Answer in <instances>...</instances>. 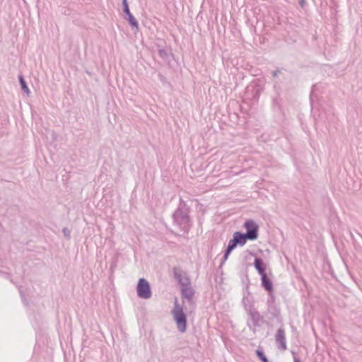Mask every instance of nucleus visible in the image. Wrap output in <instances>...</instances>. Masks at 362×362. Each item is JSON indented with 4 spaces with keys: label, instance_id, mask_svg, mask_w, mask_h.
<instances>
[{
    "label": "nucleus",
    "instance_id": "12",
    "mask_svg": "<svg viewBox=\"0 0 362 362\" xmlns=\"http://www.w3.org/2000/svg\"><path fill=\"white\" fill-rule=\"evenodd\" d=\"M267 313L271 316L269 317V320H280L281 317V309L278 305L267 306Z\"/></svg>",
    "mask_w": 362,
    "mask_h": 362
},
{
    "label": "nucleus",
    "instance_id": "2",
    "mask_svg": "<svg viewBox=\"0 0 362 362\" xmlns=\"http://www.w3.org/2000/svg\"><path fill=\"white\" fill-rule=\"evenodd\" d=\"M171 314L178 331L185 333L187 327V316L184 312L183 307L178 303L177 297H175L174 307Z\"/></svg>",
    "mask_w": 362,
    "mask_h": 362
},
{
    "label": "nucleus",
    "instance_id": "13",
    "mask_svg": "<svg viewBox=\"0 0 362 362\" xmlns=\"http://www.w3.org/2000/svg\"><path fill=\"white\" fill-rule=\"evenodd\" d=\"M233 239L236 242V243L240 246H243L245 245L246 242L249 240V239L246 237L244 233L241 231H235L233 235Z\"/></svg>",
    "mask_w": 362,
    "mask_h": 362
},
{
    "label": "nucleus",
    "instance_id": "15",
    "mask_svg": "<svg viewBox=\"0 0 362 362\" xmlns=\"http://www.w3.org/2000/svg\"><path fill=\"white\" fill-rule=\"evenodd\" d=\"M18 81L22 90L28 96H29L30 95V90L23 75L20 74L18 76Z\"/></svg>",
    "mask_w": 362,
    "mask_h": 362
},
{
    "label": "nucleus",
    "instance_id": "21",
    "mask_svg": "<svg viewBox=\"0 0 362 362\" xmlns=\"http://www.w3.org/2000/svg\"><path fill=\"white\" fill-rule=\"evenodd\" d=\"M230 252H229L228 250H225L224 251V255H223V257L222 258V261H221V264H223L228 258L229 255H230Z\"/></svg>",
    "mask_w": 362,
    "mask_h": 362
},
{
    "label": "nucleus",
    "instance_id": "19",
    "mask_svg": "<svg viewBox=\"0 0 362 362\" xmlns=\"http://www.w3.org/2000/svg\"><path fill=\"white\" fill-rule=\"evenodd\" d=\"M62 233L66 239L69 240L71 238V231L69 230V228H64L62 229Z\"/></svg>",
    "mask_w": 362,
    "mask_h": 362
},
{
    "label": "nucleus",
    "instance_id": "14",
    "mask_svg": "<svg viewBox=\"0 0 362 362\" xmlns=\"http://www.w3.org/2000/svg\"><path fill=\"white\" fill-rule=\"evenodd\" d=\"M158 47V52L159 56L166 62L170 63V56H173V53L168 52L166 49L160 48L159 45Z\"/></svg>",
    "mask_w": 362,
    "mask_h": 362
},
{
    "label": "nucleus",
    "instance_id": "24",
    "mask_svg": "<svg viewBox=\"0 0 362 362\" xmlns=\"http://www.w3.org/2000/svg\"><path fill=\"white\" fill-rule=\"evenodd\" d=\"M293 362H302L301 360L296 356H293Z\"/></svg>",
    "mask_w": 362,
    "mask_h": 362
},
{
    "label": "nucleus",
    "instance_id": "20",
    "mask_svg": "<svg viewBox=\"0 0 362 362\" xmlns=\"http://www.w3.org/2000/svg\"><path fill=\"white\" fill-rule=\"evenodd\" d=\"M250 303H253V302L250 300L248 296L244 295V296L242 299V304L243 305V308H245V305H249Z\"/></svg>",
    "mask_w": 362,
    "mask_h": 362
},
{
    "label": "nucleus",
    "instance_id": "16",
    "mask_svg": "<svg viewBox=\"0 0 362 362\" xmlns=\"http://www.w3.org/2000/svg\"><path fill=\"white\" fill-rule=\"evenodd\" d=\"M269 298L267 300V306L277 305L276 303V296L274 293H267Z\"/></svg>",
    "mask_w": 362,
    "mask_h": 362
},
{
    "label": "nucleus",
    "instance_id": "25",
    "mask_svg": "<svg viewBox=\"0 0 362 362\" xmlns=\"http://www.w3.org/2000/svg\"><path fill=\"white\" fill-rule=\"evenodd\" d=\"M299 4L300 5L301 7H303L304 5L305 4V0H300Z\"/></svg>",
    "mask_w": 362,
    "mask_h": 362
},
{
    "label": "nucleus",
    "instance_id": "10",
    "mask_svg": "<svg viewBox=\"0 0 362 362\" xmlns=\"http://www.w3.org/2000/svg\"><path fill=\"white\" fill-rule=\"evenodd\" d=\"M261 286L267 293H274V284L267 274L260 276Z\"/></svg>",
    "mask_w": 362,
    "mask_h": 362
},
{
    "label": "nucleus",
    "instance_id": "11",
    "mask_svg": "<svg viewBox=\"0 0 362 362\" xmlns=\"http://www.w3.org/2000/svg\"><path fill=\"white\" fill-rule=\"evenodd\" d=\"M253 265L259 276H262L263 274H267V264L263 261L262 258L255 257Z\"/></svg>",
    "mask_w": 362,
    "mask_h": 362
},
{
    "label": "nucleus",
    "instance_id": "4",
    "mask_svg": "<svg viewBox=\"0 0 362 362\" xmlns=\"http://www.w3.org/2000/svg\"><path fill=\"white\" fill-rule=\"evenodd\" d=\"M138 297L143 299H148L152 296L151 285L145 278H140L136 285Z\"/></svg>",
    "mask_w": 362,
    "mask_h": 362
},
{
    "label": "nucleus",
    "instance_id": "17",
    "mask_svg": "<svg viewBox=\"0 0 362 362\" xmlns=\"http://www.w3.org/2000/svg\"><path fill=\"white\" fill-rule=\"evenodd\" d=\"M255 353H256L257 356L259 358V359L262 362H269V360H268L267 357L266 356V355L264 354L262 349H258L255 351Z\"/></svg>",
    "mask_w": 362,
    "mask_h": 362
},
{
    "label": "nucleus",
    "instance_id": "5",
    "mask_svg": "<svg viewBox=\"0 0 362 362\" xmlns=\"http://www.w3.org/2000/svg\"><path fill=\"white\" fill-rule=\"evenodd\" d=\"M243 226L246 230V233L244 234L249 239V240H255L258 238L259 226L254 220H246Z\"/></svg>",
    "mask_w": 362,
    "mask_h": 362
},
{
    "label": "nucleus",
    "instance_id": "9",
    "mask_svg": "<svg viewBox=\"0 0 362 362\" xmlns=\"http://www.w3.org/2000/svg\"><path fill=\"white\" fill-rule=\"evenodd\" d=\"M275 340L277 344V346L279 349L282 350H286L287 349L286 343V336L284 329L282 328L278 329L276 335Z\"/></svg>",
    "mask_w": 362,
    "mask_h": 362
},
{
    "label": "nucleus",
    "instance_id": "6",
    "mask_svg": "<svg viewBox=\"0 0 362 362\" xmlns=\"http://www.w3.org/2000/svg\"><path fill=\"white\" fill-rule=\"evenodd\" d=\"M123 12L125 14L124 18L128 21L130 26L133 28L139 29V23L134 16L132 14L127 0H122Z\"/></svg>",
    "mask_w": 362,
    "mask_h": 362
},
{
    "label": "nucleus",
    "instance_id": "22",
    "mask_svg": "<svg viewBox=\"0 0 362 362\" xmlns=\"http://www.w3.org/2000/svg\"><path fill=\"white\" fill-rule=\"evenodd\" d=\"M158 79L164 84L168 83L166 77L162 74L161 73H159L158 75Z\"/></svg>",
    "mask_w": 362,
    "mask_h": 362
},
{
    "label": "nucleus",
    "instance_id": "23",
    "mask_svg": "<svg viewBox=\"0 0 362 362\" xmlns=\"http://www.w3.org/2000/svg\"><path fill=\"white\" fill-rule=\"evenodd\" d=\"M282 69H277L272 71V74L274 78H277L279 74L281 72Z\"/></svg>",
    "mask_w": 362,
    "mask_h": 362
},
{
    "label": "nucleus",
    "instance_id": "18",
    "mask_svg": "<svg viewBox=\"0 0 362 362\" xmlns=\"http://www.w3.org/2000/svg\"><path fill=\"white\" fill-rule=\"evenodd\" d=\"M238 245L236 242L232 238L229 240L228 244L226 248V250L232 252V251L238 246Z\"/></svg>",
    "mask_w": 362,
    "mask_h": 362
},
{
    "label": "nucleus",
    "instance_id": "1",
    "mask_svg": "<svg viewBox=\"0 0 362 362\" xmlns=\"http://www.w3.org/2000/svg\"><path fill=\"white\" fill-rule=\"evenodd\" d=\"M190 208L182 199H180L177 209L172 215L173 224L178 226L185 233H188L192 226L189 216Z\"/></svg>",
    "mask_w": 362,
    "mask_h": 362
},
{
    "label": "nucleus",
    "instance_id": "27",
    "mask_svg": "<svg viewBox=\"0 0 362 362\" xmlns=\"http://www.w3.org/2000/svg\"><path fill=\"white\" fill-rule=\"evenodd\" d=\"M0 274H5V273L2 271H0Z\"/></svg>",
    "mask_w": 362,
    "mask_h": 362
},
{
    "label": "nucleus",
    "instance_id": "8",
    "mask_svg": "<svg viewBox=\"0 0 362 362\" xmlns=\"http://www.w3.org/2000/svg\"><path fill=\"white\" fill-rule=\"evenodd\" d=\"M181 296L182 298L187 299V302L190 305H194V302L193 300L194 296V291L189 284V286H185L181 287Z\"/></svg>",
    "mask_w": 362,
    "mask_h": 362
},
{
    "label": "nucleus",
    "instance_id": "3",
    "mask_svg": "<svg viewBox=\"0 0 362 362\" xmlns=\"http://www.w3.org/2000/svg\"><path fill=\"white\" fill-rule=\"evenodd\" d=\"M245 310L249 317L247 326L254 332H255L256 327H260V323L267 322L264 318V315H261L255 308L253 303H250L249 305H245Z\"/></svg>",
    "mask_w": 362,
    "mask_h": 362
},
{
    "label": "nucleus",
    "instance_id": "7",
    "mask_svg": "<svg viewBox=\"0 0 362 362\" xmlns=\"http://www.w3.org/2000/svg\"><path fill=\"white\" fill-rule=\"evenodd\" d=\"M173 277L177 281L178 284L182 286H189L190 279L189 276L184 273V277H182V270L179 267H174L173 268Z\"/></svg>",
    "mask_w": 362,
    "mask_h": 362
},
{
    "label": "nucleus",
    "instance_id": "26",
    "mask_svg": "<svg viewBox=\"0 0 362 362\" xmlns=\"http://www.w3.org/2000/svg\"><path fill=\"white\" fill-rule=\"evenodd\" d=\"M248 252L250 253V255L255 256V254L254 252H250V251H248Z\"/></svg>",
    "mask_w": 362,
    "mask_h": 362
}]
</instances>
